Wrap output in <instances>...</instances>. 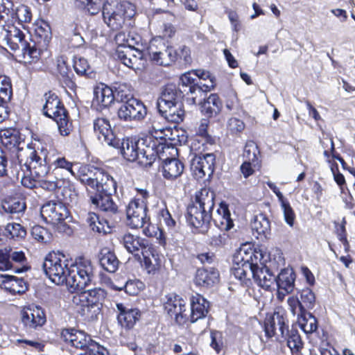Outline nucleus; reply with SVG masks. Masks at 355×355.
Wrapping results in <instances>:
<instances>
[{
  "mask_svg": "<svg viewBox=\"0 0 355 355\" xmlns=\"http://www.w3.org/2000/svg\"><path fill=\"white\" fill-rule=\"evenodd\" d=\"M214 77L211 73L203 69H196L187 72L181 76L180 80L182 83V89L191 96L186 97L188 103L195 105L198 103V97H202L204 93L214 89L215 86Z\"/></svg>",
  "mask_w": 355,
  "mask_h": 355,
  "instance_id": "f257e3e1",
  "label": "nucleus"
},
{
  "mask_svg": "<svg viewBox=\"0 0 355 355\" xmlns=\"http://www.w3.org/2000/svg\"><path fill=\"white\" fill-rule=\"evenodd\" d=\"M79 173L78 179L86 186L88 191L96 192V194L112 193L116 191V182L103 169L83 166L80 168Z\"/></svg>",
  "mask_w": 355,
  "mask_h": 355,
  "instance_id": "f03ea898",
  "label": "nucleus"
},
{
  "mask_svg": "<svg viewBox=\"0 0 355 355\" xmlns=\"http://www.w3.org/2000/svg\"><path fill=\"white\" fill-rule=\"evenodd\" d=\"M147 139H123L121 142V153L129 162L137 161L144 166L152 165L157 157V152L154 146L147 144ZM120 144V142H119Z\"/></svg>",
  "mask_w": 355,
  "mask_h": 355,
  "instance_id": "7ed1b4c3",
  "label": "nucleus"
},
{
  "mask_svg": "<svg viewBox=\"0 0 355 355\" xmlns=\"http://www.w3.org/2000/svg\"><path fill=\"white\" fill-rule=\"evenodd\" d=\"M135 6L129 1H106L102 8L104 22L112 30L118 31L135 15Z\"/></svg>",
  "mask_w": 355,
  "mask_h": 355,
  "instance_id": "20e7f679",
  "label": "nucleus"
},
{
  "mask_svg": "<svg viewBox=\"0 0 355 355\" xmlns=\"http://www.w3.org/2000/svg\"><path fill=\"white\" fill-rule=\"evenodd\" d=\"M94 278V271L91 261L78 257L69 268L64 284L70 292H78L89 286Z\"/></svg>",
  "mask_w": 355,
  "mask_h": 355,
  "instance_id": "39448f33",
  "label": "nucleus"
},
{
  "mask_svg": "<svg viewBox=\"0 0 355 355\" xmlns=\"http://www.w3.org/2000/svg\"><path fill=\"white\" fill-rule=\"evenodd\" d=\"M44 100L45 103L42 107L43 114L56 122L62 136L69 135L73 130L72 122L58 96L50 92L44 94Z\"/></svg>",
  "mask_w": 355,
  "mask_h": 355,
  "instance_id": "423d86ee",
  "label": "nucleus"
},
{
  "mask_svg": "<svg viewBox=\"0 0 355 355\" xmlns=\"http://www.w3.org/2000/svg\"><path fill=\"white\" fill-rule=\"evenodd\" d=\"M40 213L44 220L52 224L58 232L71 234L72 230L67 221L70 220L69 211L63 202H47L41 207Z\"/></svg>",
  "mask_w": 355,
  "mask_h": 355,
  "instance_id": "0eeeda50",
  "label": "nucleus"
},
{
  "mask_svg": "<svg viewBox=\"0 0 355 355\" xmlns=\"http://www.w3.org/2000/svg\"><path fill=\"white\" fill-rule=\"evenodd\" d=\"M149 193L146 189H137V194L130 200L126 207V223L131 228L144 226L150 220L147 216Z\"/></svg>",
  "mask_w": 355,
  "mask_h": 355,
  "instance_id": "6e6552de",
  "label": "nucleus"
},
{
  "mask_svg": "<svg viewBox=\"0 0 355 355\" xmlns=\"http://www.w3.org/2000/svg\"><path fill=\"white\" fill-rule=\"evenodd\" d=\"M9 28L8 33L3 31L0 34V39L5 40L4 44L8 45L14 51H21L24 58L28 62L37 60L40 53L34 45L31 46L25 40L24 33L13 24L9 26Z\"/></svg>",
  "mask_w": 355,
  "mask_h": 355,
  "instance_id": "1a4fd4ad",
  "label": "nucleus"
},
{
  "mask_svg": "<svg viewBox=\"0 0 355 355\" xmlns=\"http://www.w3.org/2000/svg\"><path fill=\"white\" fill-rule=\"evenodd\" d=\"M103 289L96 288L77 293L73 297V303L80 304L81 314L89 320H94L101 312V302L105 298Z\"/></svg>",
  "mask_w": 355,
  "mask_h": 355,
  "instance_id": "9d476101",
  "label": "nucleus"
},
{
  "mask_svg": "<svg viewBox=\"0 0 355 355\" xmlns=\"http://www.w3.org/2000/svg\"><path fill=\"white\" fill-rule=\"evenodd\" d=\"M147 52L150 60L160 66H169L177 58L175 50L162 37H154L150 41Z\"/></svg>",
  "mask_w": 355,
  "mask_h": 355,
  "instance_id": "9b49d317",
  "label": "nucleus"
},
{
  "mask_svg": "<svg viewBox=\"0 0 355 355\" xmlns=\"http://www.w3.org/2000/svg\"><path fill=\"white\" fill-rule=\"evenodd\" d=\"M62 254L49 253L45 258L42 267L46 276L57 285L66 282L69 268Z\"/></svg>",
  "mask_w": 355,
  "mask_h": 355,
  "instance_id": "f8f14e48",
  "label": "nucleus"
},
{
  "mask_svg": "<svg viewBox=\"0 0 355 355\" xmlns=\"http://www.w3.org/2000/svg\"><path fill=\"white\" fill-rule=\"evenodd\" d=\"M257 260L256 256L252 249L248 252L244 248H241L234 257V266L232 268V275L236 279L245 283V281L250 279V277H252V270L255 263L253 259Z\"/></svg>",
  "mask_w": 355,
  "mask_h": 355,
  "instance_id": "ddd939ff",
  "label": "nucleus"
},
{
  "mask_svg": "<svg viewBox=\"0 0 355 355\" xmlns=\"http://www.w3.org/2000/svg\"><path fill=\"white\" fill-rule=\"evenodd\" d=\"M19 165H23L30 175L37 178V180L45 178L49 175V168L44 163L45 159L40 157L36 151L27 149L17 155Z\"/></svg>",
  "mask_w": 355,
  "mask_h": 355,
  "instance_id": "4468645a",
  "label": "nucleus"
},
{
  "mask_svg": "<svg viewBox=\"0 0 355 355\" xmlns=\"http://www.w3.org/2000/svg\"><path fill=\"white\" fill-rule=\"evenodd\" d=\"M147 110L144 103L137 99L132 98L121 105L118 109V117L124 121H140L146 116Z\"/></svg>",
  "mask_w": 355,
  "mask_h": 355,
  "instance_id": "2eb2a0df",
  "label": "nucleus"
},
{
  "mask_svg": "<svg viewBox=\"0 0 355 355\" xmlns=\"http://www.w3.org/2000/svg\"><path fill=\"white\" fill-rule=\"evenodd\" d=\"M164 309L179 324H182L189 320V311L186 309V302L178 295L171 293L166 296Z\"/></svg>",
  "mask_w": 355,
  "mask_h": 355,
  "instance_id": "dca6fc26",
  "label": "nucleus"
},
{
  "mask_svg": "<svg viewBox=\"0 0 355 355\" xmlns=\"http://www.w3.org/2000/svg\"><path fill=\"white\" fill-rule=\"evenodd\" d=\"M116 55L126 67L137 69L144 65L142 51L132 47L130 44H120L116 48Z\"/></svg>",
  "mask_w": 355,
  "mask_h": 355,
  "instance_id": "f3484780",
  "label": "nucleus"
},
{
  "mask_svg": "<svg viewBox=\"0 0 355 355\" xmlns=\"http://www.w3.org/2000/svg\"><path fill=\"white\" fill-rule=\"evenodd\" d=\"M21 320L28 331H33L42 327L46 321V315L43 309L37 306L24 307L21 311Z\"/></svg>",
  "mask_w": 355,
  "mask_h": 355,
  "instance_id": "a211bd4d",
  "label": "nucleus"
},
{
  "mask_svg": "<svg viewBox=\"0 0 355 355\" xmlns=\"http://www.w3.org/2000/svg\"><path fill=\"white\" fill-rule=\"evenodd\" d=\"M215 155L207 153L195 156L191 161V171L196 179L211 177L214 171Z\"/></svg>",
  "mask_w": 355,
  "mask_h": 355,
  "instance_id": "6ab92c4d",
  "label": "nucleus"
},
{
  "mask_svg": "<svg viewBox=\"0 0 355 355\" xmlns=\"http://www.w3.org/2000/svg\"><path fill=\"white\" fill-rule=\"evenodd\" d=\"M93 126L94 131L101 143L114 148L119 147L120 140L114 134L107 119L96 118L93 122Z\"/></svg>",
  "mask_w": 355,
  "mask_h": 355,
  "instance_id": "aec40b11",
  "label": "nucleus"
},
{
  "mask_svg": "<svg viewBox=\"0 0 355 355\" xmlns=\"http://www.w3.org/2000/svg\"><path fill=\"white\" fill-rule=\"evenodd\" d=\"M287 320L283 310L275 311L272 315L267 317L265 320V332L268 337L271 338L277 334V331L282 337L288 332Z\"/></svg>",
  "mask_w": 355,
  "mask_h": 355,
  "instance_id": "412c9836",
  "label": "nucleus"
},
{
  "mask_svg": "<svg viewBox=\"0 0 355 355\" xmlns=\"http://www.w3.org/2000/svg\"><path fill=\"white\" fill-rule=\"evenodd\" d=\"M188 96L186 94V91L182 89V83L180 81L178 89H176L175 86L173 85H167L165 87L161 93L160 96L157 100V108L158 110L168 108L169 105L178 103L185 96Z\"/></svg>",
  "mask_w": 355,
  "mask_h": 355,
  "instance_id": "4be33fe9",
  "label": "nucleus"
},
{
  "mask_svg": "<svg viewBox=\"0 0 355 355\" xmlns=\"http://www.w3.org/2000/svg\"><path fill=\"white\" fill-rule=\"evenodd\" d=\"M61 338L74 347L87 349L92 340L90 336L85 332L75 329H63L61 331Z\"/></svg>",
  "mask_w": 355,
  "mask_h": 355,
  "instance_id": "5701e85b",
  "label": "nucleus"
},
{
  "mask_svg": "<svg viewBox=\"0 0 355 355\" xmlns=\"http://www.w3.org/2000/svg\"><path fill=\"white\" fill-rule=\"evenodd\" d=\"M252 277L256 284L266 291L275 288L276 277L266 266H259L256 262L252 270Z\"/></svg>",
  "mask_w": 355,
  "mask_h": 355,
  "instance_id": "b1692460",
  "label": "nucleus"
},
{
  "mask_svg": "<svg viewBox=\"0 0 355 355\" xmlns=\"http://www.w3.org/2000/svg\"><path fill=\"white\" fill-rule=\"evenodd\" d=\"M295 279V275L291 268L282 270L276 277L275 288H278L277 295L280 300L293 291Z\"/></svg>",
  "mask_w": 355,
  "mask_h": 355,
  "instance_id": "393cba45",
  "label": "nucleus"
},
{
  "mask_svg": "<svg viewBox=\"0 0 355 355\" xmlns=\"http://www.w3.org/2000/svg\"><path fill=\"white\" fill-rule=\"evenodd\" d=\"M187 222L193 227L199 228L205 223H209L211 218V212L201 209L195 204L189 205L186 215Z\"/></svg>",
  "mask_w": 355,
  "mask_h": 355,
  "instance_id": "a878e982",
  "label": "nucleus"
},
{
  "mask_svg": "<svg viewBox=\"0 0 355 355\" xmlns=\"http://www.w3.org/2000/svg\"><path fill=\"white\" fill-rule=\"evenodd\" d=\"M209 306V302L202 295H193L191 298V313L189 314V320L191 322H195L205 318L208 313Z\"/></svg>",
  "mask_w": 355,
  "mask_h": 355,
  "instance_id": "bb28decb",
  "label": "nucleus"
},
{
  "mask_svg": "<svg viewBox=\"0 0 355 355\" xmlns=\"http://www.w3.org/2000/svg\"><path fill=\"white\" fill-rule=\"evenodd\" d=\"M211 220H213L215 225L222 231L227 232L234 226L227 205L224 203H220L214 213L211 212Z\"/></svg>",
  "mask_w": 355,
  "mask_h": 355,
  "instance_id": "cd10ccee",
  "label": "nucleus"
},
{
  "mask_svg": "<svg viewBox=\"0 0 355 355\" xmlns=\"http://www.w3.org/2000/svg\"><path fill=\"white\" fill-rule=\"evenodd\" d=\"M119 311L117 319L119 324L126 328L132 329L140 318V311L137 309H128L123 304H117Z\"/></svg>",
  "mask_w": 355,
  "mask_h": 355,
  "instance_id": "c85d7f7f",
  "label": "nucleus"
},
{
  "mask_svg": "<svg viewBox=\"0 0 355 355\" xmlns=\"http://www.w3.org/2000/svg\"><path fill=\"white\" fill-rule=\"evenodd\" d=\"M184 171V164L176 158H166L162 162V175L167 180H175Z\"/></svg>",
  "mask_w": 355,
  "mask_h": 355,
  "instance_id": "c756f323",
  "label": "nucleus"
},
{
  "mask_svg": "<svg viewBox=\"0 0 355 355\" xmlns=\"http://www.w3.org/2000/svg\"><path fill=\"white\" fill-rule=\"evenodd\" d=\"M112 193H101L95 194L90 196L91 202L96 207L103 211L110 213L111 214H116L118 210L117 205L114 202L111 195Z\"/></svg>",
  "mask_w": 355,
  "mask_h": 355,
  "instance_id": "7c9ffc66",
  "label": "nucleus"
},
{
  "mask_svg": "<svg viewBox=\"0 0 355 355\" xmlns=\"http://www.w3.org/2000/svg\"><path fill=\"white\" fill-rule=\"evenodd\" d=\"M114 101V91L110 87L101 84L95 87L94 91V103H96L102 107H106L110 105Z\"/></svg>",
  "mask_w": 355,
  "mask_h": 355,
  "instance_id": "2f4dec72",
  "label": "nucleus"
},
{
  "mask_svg": "<svg viewBox=\"0 0 355 355\" xmlns=\"http://www.w3.org/2000/svg\"><path fill=\"white\" fill-rule=\"evenodd\" d=\"M218 272L214 268L210 270L200 268L196 272L195 283L198 286L209 288L214 286L218 282Z\"/></svg>",
  "mask_w": 355,
  "mask_h": 355,
  "instance_id": "473e14b6",
  "label": "nucleus"
},
{
  "mask_svg": "<svg viewBox=\"0 0 355 355\" xmlns=\"http://www.w3.org/2000/svg\"><path fill=\"white\" fill-rule=\"evenodd\" d=\"M198 103L201 104V112L209 118L217 116L222 109V102L215 94H210L203 103L200 100Z\"/></svg>",
  "mask_w": 355,
  "mask_h": 355,
  "instance_id": "72a5a7b5",
  "label": "nucleus"
},
{
  "mask_svg": "<svg viewBox=\"0 0 355 355\" xmlns=\"http://www.w3.org/2000/svg\"><path fill=\"white\" fill-rule=\"evenodd\" d=\"M167 107L159 110V112L165 119L175 123H178L183 121L184 110L182 109L181 101L175 103V104H172Z\"/></svg>",
  "mask_w": 355,
  "mask_h": 355,
  "instance_id": "f704fd0d",
  "label": "nucleus"
},
{
  "mask_svg": "<svg viewBox=\"0 0 355 355\" xmlns=\"http://www.w3.org/2000/svg\"><path fill=\"white\" fill-rule=\"evenodd\" d=\"M123 244L129 252L135 253V254H137L139 251L143 253V250L148 245L145 239L131 234H125L123 236Z\"/></svg>",
  "mask_w": 355,
  "mask_h": 355,
  "instance_id": "c9c22d12",
  "label": "nucleus"
},
{
  "mask_svg": "<svg viewBox=\"0 0 355 355\" xmlns=\"http://www.w3.org/2000/svg\"><path fill=\"white\" fill-rule=\"evenodd\" d=\"M251 227L253 232H255L259 236H263L267 237L270 233V222L266 215L259 214L256 215L252 223Z\"/></svg>",
  "mask_w": 355,
  "mask_h": 355,
  "instance_id": "e433bc0d",
  "label": "nucleus"
},
{
  "mask_svg": "<svg viewBox=\"0 0 355 355\" xmlns=\"http://www.w3.org/2000/svg\"><path fill=\"white\" fill-rule=\"evenodd\" d=\"M215 194L207 188H203L196 195V202L201 209H205L211 212L214 206Z\"/></svg>",
  "mask_w": 355,
  "mask_h": 355,
  "instance_id": "4c0bfd02",
  "label": "nucleus"
},
{
  "mask_svg": "<svg viewBox=\"0 0 355 355\" xmlns=\"http://www.w3.org/2000/svg\"><path fill=\"white\" fill-rule=\"evenodd\" d=\"M161 120L162 119L160 117H153L146 123L149 134L156 139L165 138L167 136L166 132H169Z\"/></svg>",
  "mask_w": 355,
  "mask_h": 355,
  "instance_id": "58836bf2",
  "label": "nucleus"
},
{
  "mask_svg": "<svg viewBox=\"0 0 355 355\" xmlns=\"http://www.w3.org/2000/svg\"><path fill=\"white\" fill-rule=\"evenodd\" d=\"M99 262L101 266L109 272H114L119 263L115 254L107 249L101 250Z\"/></svg>",
  "mask_w": 355,
  "mask_h": 355,
  "instance_id": "ea45409f",
  "label": "nucleus"
},
{
  "mask_svg": "<svg viewBox=\"0 0 355 355\" xmlns=\"http://www.w3.org/2000/svg\"><path fill=\"white\" fill-rule=\"evenodd\" d=\"M86 221L93 232L105 234L110 233L111 231V228L107 220L103 219L100 220L98 216L95 213H89Z\"/></svg>",
  "mask_w": 355,
  "mask_h": 355,
  "instance_id": "a19ab883",
  "label": "nucleus"
},
{
  "mask_svg": "<svg viewBox=\"0 0 355 355\" xmlns=\"http://www.w3.org/2000/svg\"><path fill=\"white\" fill-rule=\"evenodd\" d=\"M3 280L4 288L12 294H20L26 291L27 287L25 282L22 279L14 276L3 277Z\"/></svg>",
  "mask_w": 355,
  "mask_h": 355,
  "instance_id": "79ce46f5",
  "label": "nucleus"
},
{
  "mask_svg": "<svg viewBox=\"0 0 355 355\" xmlns=\"http://www.w3.org/2000/svg\"><path fill=\"white\" fill-rule=\"evenodd\" d=\"M12 96L11 80L6 76H0V104L8 107Z\"/></svg>",
  "mask_w": 355,
  "mask_h": 355,
  "instance_id": "37998d69",
  "label": "nucleus"
},
{
  "mask_svg": "<svg viewBox=\"0 0 355 355\" xmlns=\"http://www.w3.org/2000/svg\"><path fill=\"white\" fill-rule=\"evenodd\" d=\"M35 35L38 38V43L46 45L51 39V30L49 24L43 20L35 24Z\"/></svg>",
  "mask_w": 355,
  "mask_h": 355,
  "instance_id": "c03bdc74",
  "label": "nucleus"
},
{
  "mask_svg": "<svg viewBox=\"0 0 355 355\" xmlns=\"http://www.w3.org/2000/svg\"><path fill=\"white\" fill-rule=\"evenodd\" d=\"M300 328L306 334H312L318 329V320L311 313L306 312L297 318Z\"/></svg>",
  "mask_w": 355,
  "mask_h": 355,
  "instance_id": "a18cd8bd",
  "label": "nucleus"
},
{
  "mask_svg": "<svg viewBox=\"0 0 355 355\" xmlns=\"http://www.w3.org/2000/svg\"><path fill=\"white\" fill-rule=\"evenodd\" d=\"M142 227L144 228L143 232L146 236L155 237L161 245L164 246L166 245V236L162 230L150 223V220L146 223Z\"/></svg>",
  "mask_w": 355,
  "mask_h": 355,
  "instance_id": "49530a36",
  "label": "nucleus"
},
{
  "mask_svg": "<svg viewBox=\"0 0 355 355\" xmlns=\"http://www.w3.org/2000/svg\"><path fill=\"white\" fill-rule=\"evenodd\" d=\"M5 235L13 239H22L26 235V230L21 225L10 223L4 227Z\"/></svg>",
  "mask_w": 355,
  "mask_h": 355,
  "instance_id": "de8ad7c7",
  "label": "nucleus"
},
{
  "mask_svg": "<svg viewBox=\"0 0 355 355\" xmlns=\"http://www.w3.org/2000/svg\"><path fill=\"white\" fill-rule=\"evenodd\" d=\"M287 345L291 350L292 353L299 352L303 347V343L298 331L295 329L288 330Z\"/></svg>",
  "mask_w": 355,
  "mask_h": 355,
  "instance_id": "09e8293b",
  "label": "nucleus"
},
{
  "mask_svg": "<svg viewBox=\"0 0 355 355\" xmlns=\"http://www.w3.org/2000/svg\"><path fill=\"white\" fill-rule=\"evenodd\" d=\"M31 234L33 239L42 243H49L52 239L51 232L40 225L33 226L31 228Z\"/></svg>",
  "mask_w": 355,
  "mask_h": 355,
  "instance_id": "8fccbe9b",
  "label": "nucleus"
},
{
  "mask_svg": "<svg viewBox=\"0 0 355 355\" xmlns=\"http://www.w3.org/2000/svg\"><path fill=\"white\" fill-rule=\"evenodd\" d=\"M3 210L10 214L23 212L26 209V204L23 200L12 198L5 200L2 205Z\"/></svg>",
  "mask_w": 355,
  "mask_h": 355,
  "instance_id": "3c124183",
  "label": "nucleus"
},
{
  "mask_svg": "<svg viewBox=\"0 0 355 355\" xmlns=\"http://www.w3.org/2000/svg\"><path fill=\"white\" fill-rule=\"evenodd\" d=\"M259 153L258 146L253 141L246 142L243 153L244 161L258 163Z\"/></svg>",
  "mask_w": 355,
  "mask_h": 355,
  "instance_id": "603ef678",
  "label": "nucleus"
},
{
  "mask_svg": "<svg viewBox=\"0 0 355 355\" xmlns=\"http://www.w3.org/2000/svg\"><path fill=\"white\" fill-rule=\"evenodd\" d=\"M57 70L64 81H71L73 77V73L70 66L67 64V58L64 56H60L56 60Z\"/></svg>",
  "mask_w": 355,
  "mask_h": 355,
  "instance_id": "864d4df0",
  "label": "nucleus"
},
{
  "mask_svg": "<svg viewBox=\"0 0 355 355\" xmlns=\"http://www.w3.org/2000/svg\"><path fill=\"white\" fill-rule=\"evenodd\" d=\"M114 98L122 103L127 102L130 99L135 98L132 96L130 88L126 85H119L115 87L114 91Z\"/></svg>",
  "mask_w": 355,
  "mask_h": 355,
  "instance_id": "5fc2aeb1",
  "label": "nucleus"
},
{
  "mask_svg": "<svg viewBox=\"0 0 355 355\" xmlns=\"http://www.w3.org/2000/svg\"><path fill=\"white\" fill-rule=\"evenodd\" d=\"M287 304L291 313L297 315V318L306 312L304 306L295 296H290L287 299Z\"/></svg>",
  "mask_w": 355,
  "mask_h": 355,
  "instance_id": "6e6d98bb",
  "label": "nucleus"
},
{
  "mask_svg": "<svg viewBox=\"0 0 355 355\" xmlns=\"http://www.w3.org/2000/svg\"><path fill=\"white\" fill-rule=\"evenodd\" d=\"M281 207L283 211L284 217L286 223L290 226L293 227L294 225L295 214L291 207L289 202L285 198L280 202Z\"/></svg>",
  "mask_w": 355,
  "mask_h": 355,
  "instance_id": "4d7b16f0",
  "label": "nucleus"
},
{
  "mask_svg": "<svg viewBox=\"0 0 355 355\" xmlns=\"http://www.w3.org/2000/svg\"><path fill=\"white\" fill-rule=\"evenodd\" d=\"M15 15L19 24L30 22L32 19V14L30 8L24 5H21L17 8L12 15Z\"/></svg>",
  "mask_w": 355,
  "mask_h": 355,
  "instance_id": "13d9d810",
  "label": "nucleus"
},
{
  "mask_svg": "<svg viewBox=\"0 0 355 355\" xmlns=\"http://www.w3.org/2000/svg\"><path fill=\"white\" fill-rule=\"evenodd\" d=\"M77 6L87 9L91 15H96L101 8V0H76Z\"/></svg>",
  "mask_w": 355,
  "mask_h": 355,
  "instance_id": "bf43d9fd",
  "label": "nucleus"
},
{
  "mask_svg": "<svg viewBox=\"0 0 355 355\" xmlns=\"http://www.w3.org/2000/svg\"><path fill=\"white\" fill-rule=\"evenodd\" d=\"M229 239L230 234L224 231L211 236L209 239V244L214 247H222L227 243Z\"/></svg>",
  "mask_w": 355,
  "mask_h": 355,
  "instance_id": "052dcab7",
  "label": "nucleus"
},
{
  "mask_svg": "<svg viewBox=\"0 0 355 355\" xmlns=\"http://www.w3.org/2000/svg\"><path fill=\"white\" fill-rule=\"evenodd\" d=\"M210 346L219 354L224 348L223 334L220 331H212L210 334Z\"/></svg>",
  "mask_w": 355,
  "mask_h": 355,
  "instance_id": "680f3d73",
  "label": "nucleus"
},
{
  "mask_svg": "<svg viewBox=\"0 0 355 355\" xmlns=\"http://www.w3.org/2000/svg\"><path fill=\"white\" fill-rule=\"evenodd\" d=\"M73 69L75 71L81 76H87L90 70L88 61L83 58H75L73 60Z\"/></svg>",
  "mask_w": 355,
  "mask_h": 355,
  "instance_id": "e2e57ef3",
  "label": "nucleus"
},
{
  "mask_svg": "<svg viewBox=\"0 0 355 355\" xmlns=\"http://www.w3.org/2000/svg\"><path fill=\"white\" fill-rule=\"evenodd\" d=\"M19 166H20L21 171L22 172V178H21V184L24 187L29 188V189L37 187H38V184H37V178H35L32 175L30 176L28 174V173H30V172H27V171L26 170L24 166H23L22 164L19 165Z\"/></svg>",
  "mask_w": 355,
  "mask_h": 355,
  "instance_id": "0e129e2a",
  "label": "nucleus"
},
{
  "mask_svg": "<svg viewBox=\"0 0 355 355\" xmlns=\"http://www.w3.org/2000/svg\"><path fill=\"white\" fill-rule=\"evenodd\" d=\"M301 302L304 306L305 309H312L315 304V295L309 288L303 289L300 295Z\"/></svg>",
  "mask_w": 355,
  "mask_h": 355,
  "instance_id": "69168bd1",
  "label": "nucleus"
},
{
  "mask_svg": "<svg viewBox=\"0 0 355 355\" xmlns=\"http://www.w3.org/2000/svg\"><path fill=\"white\" fill-rule=\"evenodd\" d=\"M55 179V178L53 175H48L45 178L37 180L38 187L46 191H53L58 187L57 181Z\"/></svg>",
  "mask_w": 355,
  "mask_h": 355,
  "instance_id": "338daca9",
  "label": "nucleus"
},
{
  "mask_svg": "<svg viewBox=\"0 0 355 355\" xmlns=\"http://www.w3.org/2000/svg\"><path fill=\"white\" fill-rule=\"evenodd\" d=\"M227 126L229 130L234 133L241 132L245 128L244 123L236 117H233L229 119Z\"/></svg>",
  "mask_w": 355,
  "mask_h": 355,
  "instance_id": "774afa93",
  "label": "nucleus"
}]
</instances>
